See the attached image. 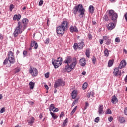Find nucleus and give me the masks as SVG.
I'll return each instance as SVG.
<instances>
[{
	"mask_svg": "<svg viewBox=\"0 0 127 127\" xmlns=\"http://www.w3.org/2000/svg\"><path fill=\"white\" fill-rule=\"evenodd\" d=\"M120 121V123L121 124H124V123H126V120H125V118L124 117H120L119 118Z\"/></svg>",
	"mask_w": 127,
	"mask_h": 127,
	"instance_id": "obj_31",
	"label": "nucleus"
},
{
	"mask_svg": "<svg viewBox=\"0 0 127 127\" xmlns=\"http://www.w3.org/2000/svg\"><path fill=\"white\" fill-rule=\"evenodd\" d=\"M91 60L92 61L93 64H94V65H95L96 64V63L97 62V59H96V57H95V56H93L91 58Z\"/></svg>",
	"mask_w": 127,
	"mask_h": 127,
	"instance_id": "obj_27",
	"label": "nucleus"
},
{
	"mask_svg": "<svg viewBox=\"0 0 127 127\" xmlns=\"http://www.w3.org/2000/svg\"><path fill=\"white\" fill-rule=\"evenodd\" d=\"M59 109L57 108H54V109L53 110V112H54V113H57V112H59Z\"/></svg>",
	"mask_w": 127,
	"mask_h": 127,
	"instance_id": "obj_46",
	"label": "nucleus"
},
{
	"mask_svg": "<svg viewBox=\"0 0 127 127\" xmlns=\"http://www.w3.org/2000/svg\"><path fill=\"white\" fill-rule=\"evenodd\" d=\"M44 87H45V88L46 89V90H48V89H49V87H48V85H46V84H45V85H44Z\"/></svg>",
	"mask_w": 127,
	"mask_h": 127,
	"instance_id": "obj_60",
	"label": "nucleus"
},
{
	"mask_svg": "<svg viewBox=\"0 0 127 127\" xmlns=\"http://www.w3.org/2000/svg\"><path fill=\"white\" fill-rule=\"evenodd\" d=\"M73 48L74 50H76L78 48V44L75 43L73 45Z\"/></svg>",
	"mask_w": 127,
	"mask_h": 127,
	"instance_id": "obj_39",
	"label": "nucleus"
},
{
	"mask_svg": "<svg viewBox=\"0 0 127 127\" xmlns=\"http://www.w3.org/2000/svg\"><path fill=\"white\" fill-rule=\"evenodd\" d=\"M86 107H89V103L88 102H85Z\"/></svg>",
	"mask_w": 127,
	"mask_h": 127,
	"instance_id": "obj_63",
	"label": "nucleus"
},
{
	"mask_svg": "<svg viewBox=\"0 0 127 127\" xmlns=\"http://www.w3.org/2000/svg\"><path fill=\"white\" fill-rule=\"evenodd\" d=\"M108 39H109V37L107 36H103V40H108Z\"/></svg>",
	"mask_w": 127,
	"mask_h": 127,
	"instance_id": "obj_51",
	"label": "nucleus"
},
{
	"mask_svg": "<svg viewBox=\"0 0 127 127\" xmlns=\"http://www.w3.org/2000/svg\"><path fill=\"white\" fill-rule=\"evenodd\" d=\"M23 27L21 25V22H18V26L16 27V29L13 33L14 37H17L19 34H21L23 31Z\"/></svg>",
	"mask_w": 127,
	"mask_h": 127,
	"instance_id": "obj_4",
	"label": "nucleus"
},
{
	"mask_svg": "<svg viewBox=\"0 0 127 127\" xmlns=\"http://www.w3.org/2000/svg\"><path fill=\"white\" fill-rule=\"evenodd\" d=\"M104 56L106 57H109V50L107 48H105V49L104 51Z\"/></svg>",
	"mask_w": 127,
	"mask_h": 127,
	"instance_id": "obj_23",
	"label": "nucleus"
},
{
	"mask_svg": "<svg viewBox=\"0 0 127 127\" xmlns=\"http://www.w3.org/2000/svg\"><path fill=\"white\" fill-rule=\"evenodd\" d=\"M63 63V59L62 57L58 58L57 60H52V64L54 66L55 69H57L59 66H61Z\"/></svg>",
	"mask_w": 127,
	"mask_h": 127,
	"instance_id": "obj_5",
	"label": "nucleus"
},
{
	"mask_svg": "<svg viewBox=\"0 0 127 127\" xmlns=\"http://www.w3.org/2000/svg\"><path fill=\"white\" fill-rule=\"evenodd\" d=\"M29 73L32 74V76H33V77H35V76H37L38 74L37 69H36L35 67H30L29 70Z\"/></svg>",
	"mask_w": 127,
	"mask_h": 127,
	"instance_id": "obj_8",
	"label": "nucleus"
},
{
	"mask_svg": "<svg viewBox=\"0 0 127 127\" xmlns=\"http://www.w3.org/2000/svg\"><path fill=\"white\" fill-rule=\"evenodd\" d=\"M67 28H68V22L64 21L61 25L57 28V33L62 36L65 30H67Z\"/></svg>",
	"mask_w": 127,
	"mask_h": 127,
	"instance_id": "obj_3",
	"label": "nucleus"
},
{
	"mask_svg": "<svg viewBox=\"0 0 127 127\" xmlns=\"http://www.w3.org/2000/svg\"><path fill=\"white\" fill-rule=\"evenodd\" d=\"M85 55L88 58H90V50L89 49L86 50Z\"/></svg>",
	"mask_w": 127,
	"mask_h": 127,
	"instance_id": "obj_28",
	"label": "nucleus"
},
{
	"mask_svg": "<svg viewBox=\"0 0 127 127\" xmlns=\"http://www.w3.org/2000/svg\"><path fill=\"white\" fill-rule=\"evenodd\" d=\"M99 42H100V44H103V43L104 42V40H100Z\"/></svg>",
	"mask_w": 127,
	"mask_h": 127,
	"instance_id": "obj_61",
	"label": "nucleus"
},
{
	"mask_svg": "<svg viewBox=\"0 0 127 127\" xmlns=\"http://www.w3.org/2000/svg\"><path fill=\"white\" fill-rule=\"evenodd\" d=\"M67 123H68V118H66L63 122V127H66V126H67Z\"/></svg>",
	"mask_w": 127,
	"mask_h": 127,
	"instance_id": "obj_25",
	"label": "nucleus"
},
{
	"mask_svg": "<svg viewBox=\"0 0 127 127\" xmlns=\"http://www.w3.org/2000/svg\"><path fill=\"white\" fill-rule=\"evenodd\" d=\"M8 57H13V53H12V51H10L8 52Z\"/></svg>",
	"mask_w": 127,
	"mask_h": 127,
	"instance_id": "obj_34",
	"label": "nucleus"
},
{
	"mask_svg": "<svg viewBox=\"0 0 127 127\" xmlns=\"http://www.w3.org/2000/svg\"><path fill=\"white\" fill-rule=\"evenodd\" d=\"M50 40L49 38H47L46 39L45 43H46L47 44H48L49 43Z\"/></svg>",
	"mask_w": 127,
	"mask_h": 127,
	"instance_id": "obj_53",
	"label": "nucleus"
},
{
	"mask_svg": "<svg viewBox=\"0 0 127 127\" xmlns=\"http://www.w3.org/2000/svg\"><path fill=\"white\" fill-rule=\"evenodd\" d=\"M77 102H78V99L75 100L73 102V103H72V105H71V107H74V106H75V104H76V103H77Z\"/></svg>",
	"mask_w": 127,
	"mask_h": 127,
	"instance_id": "obj_42",
	"label": "nucleus"
},
{
	"mask_svg": "<svg viewBox=\"0 0 127 127\" xmlns=\"http://www.w3.org/2000/svg\"><path fill=\"white\" fill-rule=\"evenodd\" d=\"M21 25L23 27V30H24L27 27V24L28 23V19L27 18H24L21 22Z\"/></svg>",
	"mask_w": 127,
	"mask_h": 127,
	"instance_id": "obj_9",
	"label": "nucleus"
},
{
	"mask_svg": "<svg viewBox=\"0 0 127 127\" xmlns=\"http://www.w3.org/2000/svg\"><path fill=\"white\" fill-rule=\"evenodd\" d=\"M115 27H116V24L114 23L111 22L108 24L107 28L109 30H113Z\"/></svg>",
	"mask_w": 127,
	"mask_h": 127,
	"instance_id": "obj_12",
	"label": "nucleus"
},
{
	"mask_svg": "<svg viewBox=\"0 0 127 127\" xmlns=\"http://www.w3.org/2000/svg\"><path fill=\"white\" fill-rule=\"evenodd\" d=\"M23 55L24 57H26L27 56V51H23Z\"/></svg>",
	"mask_w": 127,
	"mask_h": 127,
	"instance_id": "obj_40",
	"label": "nucleus"
},
{
	"mask_svg": "<svg viewBox=\"0 0 127 127\" xmlns=\"http://www.w3.org/2000/svg\"><path fill=\"white\" fill-rule=\"evenodd\" d=\"M78 48L79 50L83 49V47L84 46V42L81 41L80 42L77 44Z\"/></svg>",
	"mask_w": 127,
	"mask_h": 127,
	"instance_id": "obj_20",
	"label": "nucleus"
},
{
	"mask_svg": "<svg viewBox=\"0 0 127 127\" xmlns=\"http://www.w3.org/2000/svg\"><path fill=\"white\" fill-rule=\"evenodd\" d=\"M107 114H109V115H111L112 114V111H111V109H108L106 112Z\"/></svg>",
	"mask_w": 127,
	"mask_h": 127,
	"instance_id": "obj_45",
	"label": "nucleus"
},
{
	"mask_svg": "<svg viewBox=\"0 0 127 127\" xmlns=\"http://www.w3.org/2000/svg\"><path fill=\"white\" fill-rule=\"evenodd\" d=\"M124 114L126 116H127V107H126L124 110Z\"/></svg>",
	"mask_w": 127,
	"mask_h": 127,
	"instance_id": "obj_52",
	"label": "nucleus"
},
{
	"mask_svg": "<svg viewBox=\"0 0 127 127\" xmlns=\"http://www.w3.org/2000/svg\"><path fill=\"white\" fill-rule=\"evenodd\" d=\"M117 102L118 98L116 97V95L113 96L111 100V102L112 103V104H117Z\"/></svg>",
	"mask_w": 127,
	"mask_h": 127,
	"instance_id": "obj_17",
	"label": "nucleus"
},
{
	"mask_svg": "<svg viewBox=\"0 0 127 127\" xmlns=\"http://www.w3.org/2000/svg\"><path fill=\"white\" fill-rule=\"evenodd\" d=\"M88 9L90 13H94V6L93 5L89 6Z\"/></svg>",
	"mask_w": 127,
	"mask_h": 127,
	"instance_id": "obj_24",
	"label": "nucleus"
},
{
	"mask_svg": "<svg viewBox=\"0 0 127 127\" xmlns=\"http://www.w3.org/2000/svg\"><path fill=\"white\" fill-rule=\"evenodd\" d=\"M114 64V62L112 60H109L108 63V67H112Z\"/></svg>",
	"mask_w": 127,
	"mask_h": 127,
	"instance_id": "obj_26",
	"label": "nucleus"
},
{
	"mask_svg": "<svg viewBox=\"0 0 127 127\" xmlns=\"http://www.w3.org/2000/svg\"><path fill=\"white\" fill-rule=\"evenodd\" d=\"M3 39V36L0 33V40H2Z\"/></svg>",
	"mask_w": 127,
	"mask_h": 127,
	"instance_id": "obj_57",
	"label": "nucleus"
},
{
	"mask_svg": "<svg viewBox=\"0 0 127 127\" xmlns=\"http://www.w3.org/2000/svg\"><path fill=\"white\" fill-rule=\"evenodd\" d=\"M108 16L111 18L112 20L114 21V23H117V19H118V13L111 9L109 10Z\"/></svg>",
	"mask_w": 127,
	"mask_h": 127,
	"instance_id": "obj_6",
	"label": "nucleus"
},
{
	"mask_svg": "<svg viewBox=\"0 0 127 127\" xmlns=\"http://www.w3.org/2000/svg\"><path fill=\"white\" fill-rule=\"evenodd\" d=\"M30 105H31V106H32L33 105V104H34V102H32V101H29V102Z\"/></svg>",
	"mask_w": 127,
	"mask_h": 127,
	"instance_id": "obj_62",
	"label": "nucleus"
},
{
	"mask_svg": "<svg viewBox=\"0 0 127 127\" xmlns=\"http://www.w3.org/2000/svg\"><path fill=\"white\" fill-rule=\"evenodd\" d=\"M64 116V112H62L61 115H60V118H62V117Z\"/></svg>",
	"mask_w": 127,
	"mask_h": 127,
	"instance_id": "obj_56",
	"label": "nucleus"
},
{
	"mask_svg": "<svg viewBox=\"0 0 127 127\" xmlns=\"http://www.w3.org/2000/svg\"><path fill=\"white\" fill-rule=\"evenodd\" d=\"M20 18H21V15L20 14L18 15H14L13 17V20H17V21H19L20 20Z\"/></svg>",
	"mask_w": 127,
	"mask_h": 127,
	"instance_id": "obj_14",
	"label": "nucleus"
},
{
	"mask_svg": "<svg viewBox=\"0 0 127 127\" xmlns=\"http://www.w3.org/2000/svg\"><path fill=\"white\" fill-rule=\"evenodd\" d=\"M13 8H14V5L13 4H11L9 7L10 11H12V9H13Z\"/></svg>",
	"mask_w": 127,
	"mask_h": 127,
	"instance_id": "obj_35",
	"label": "nucleus"
},
{
	"mask_svg": "<svg viewBox=\"0 0 127 127\" xmlns=\"http://www.w3.org/2000/svg\"><path fill=\"white\" fill-rule=\"evenodd\" d=\"M7 63H8V59H6L4 60L3 63V65H6V64H7Z\"/></svg>",
	"mask_w": 127,
	"mask_h": 127,
	"instance_id": "obj_37",
	"label": "nucleus"
},
{
	"mask_svg": "<svg viewBox=\"0 0 127 127\" xmlns=\"http://www.w3.org/2000/svg\"><path fill=\"white\" fill-rule=\"evenodd\" d=\"M112 41V40L111 39H107V40H106V45H110V44H111V42Z\"/></svg>",
	"mask_w": 127,
	"mask_h": 127,
	"instance_id": "obj_36",
	"label": "nucleus"
},
{
	"mask_svg": "<svg viewBox=\"0 0 127 127\" xmlns=\"http://www.w3.org/2000/svg\"><path fill=\"white\" fill-rule=\"evenodd\" d=\"M35 83L32 81H30L29 83V86L30 90H33Z\"/></svg>",
	"mask_w": 127,
	"mask_h": 127,
	"instance_id": "obj_22",
	"label": "nucleus"
},
{
	"mask_svg": "<svg viewBox=\"0 0 127 127\" xmlns=\"http://www.w3.org/2000/svg\"><path fill=\"white\" fill-rule=\"evenodd\" d=\"M8 60L9 62L10 63V64H14V62H15V61L13 57H8Z\"/></svg>",
	"mask_w": 127,
	"mask_h": 127,
	"instance_id": "obj_19",
	"label": "nucleus"
},
{
	"mask_svg": "<svg viewBox=\"0 0 127 127\" xmlns=\"http://www.w3.org/2000/svg\"><path fill=\"white\" fill-rule=\"evenodd\" d=\"M105 19L106 21H108L109 20V17L107 15L105 16Z\"/></svg>",
	"mask_w": 127,
	"mask_h": 127,
	"instance_id": "obj_59",
	"label": "nucleus"
},
{
	"mask_svg": "<svg viewBox=\"0 0 127 127\" xmlns=\"http://www.w3.org/2000/svg\"><path fill=\"white\" fill-rule=\"evenodd\" d=\"M99 121H100V117H97L94 120V122L95 123H99Z\"/></svg>",
	"mask_w": 127,
	"mask_h": 127,
	"instance_id": "obj_44",
	"label": "nucleus"
},
{
	"mask_svg": "<svg viewBox=\"0 0 127 127\" xmlns=\"http://www.w3.org/2000/svg\"><path fill=\"white\" fill-rule=\"evenodd\" d=\"M49 108L52 109V111H53V110H54V109H55V107L54 106V104H51Z\"/></svg>",
	"mask_w": 127,
	"mask_h": 127,
	"instance_id": "obj_38",
	"label": "nucleus"
},
{
	"mask_svg": "<svg viewBox=\"0 0 127 127\" xmlns=\"http://www.w3.org/2000/svg\"><path fill=\"white\" fill-rule=\"evenodd\" d=\"M76 97H77V91L76 90L72 91L71 93L72 99L74 100V99H76Z\"/></svg>",
	"mask_w": 127,
	"mask_h": 127,
	"instance_id": "obj_21",
	"label": "nucleus"
},
{
	"mask_svg": "<svg viewBox=\"0 0 127 127\" xmlns=\"http://www.w3.org/2000/svg\"><path fill=\"white\" fill-rule=\"evenodd\" d=\"M91 94H92V92H89L87 93V98H88V99L90 98Z\"/></svg>",
	"mask_w": 127,
	"mask_h": 127,
	"instance_id": "obj_43",
	"label": "nucleus"
},
{
	"mask_svg": "<svg viewBox=\"0 0 127 127\" xmlns=\"http://www.w3.org/2000/svg\"><path fill=\"white\" fill-rule=\"evenodd\" d=\"M103 105H100L98 108V113L99 115H102V114L104 113V110L103 109Z\"/></svg>",
	"mask_w": 127,
	"mask_h": 127,
	"instance_id": "obj_16",
	"label": "nucleus"
},
{
	"mask_svg": "<svg viewBox=\"0 0 127 127\" xmlns=\"http://www.w3.org/2000/svg\"><path fill=\"white\" fill-rule=\"evenodd\" d=\"M115 42H121V40L120 39V38L117 37L115 39Z\"/></svg>",
	"mask_w": 127,
	"mask_h": 127,
	"instance_id": "obj_50",
	"label": "nucleus"
},
{
	"mask_svg": "<svg viewBox=\"0 0 127 127\" xmlns=\"http://www.w3.org/2000/svg\"><path fill=\"white\" fill-rule=\"evenodd\" d=\"M50 114L51 115L54 120H56V119L58 118V116H57L56 115H55V113H53V112H50Z\"/></svg>",
	"mask_w": 127,
	"mask_h": 127,
	"instance_id": "obj_30",
	"label": "nucleus"
},
{
	"mask_svg": "<svg viewBox=\"0 0 127 127\" xmlns=\"http://www.w3.org/2000/svg\"><path fill=\"white\" fill-rule=\"evenodd\" d=\"M60 86H62V87L65 86V82L61 79H58L55 82L54 88L55 89H57Z\"/></svg>",
	"mask_w": 127,
	"mask_h": 127,
	"instance_id": "obj_7",
	"label": "nucleus"
},
{
	"mask_svg": "<svg viewBox=\"0 0 127 127\" xmlns=\"http://www.w3.org/2000/svg\"><path fill=\"white\" fill-rule=\"evenodd\" d=\"M34 47L35 49H37L38 47V45L37 44V42L36 41H34L31 43V47Z\"/></svg>",
	"mask_w": 127,
	"mask_h": 127,
	"instance_id": "obj_15",
	"label": "nucleus"
},
{
	"mask_svg": "<svg viewBox=\"0 0 127 127\" xmlns=\"http://www.w3.org/2000/svg\"><path fill=\"white\" fill-rule=\"evenodd\" d=\"M85 11V8H83L82 4H79L75 6L72 10V12L74 15L77 14V12H79V14L78 15V16H79L80 18H83V17H84Z\"/></svg>",
	"mask_w": 127,
	"mask_h": 127,
	"instance_id": "obj_2",
	"label": "nucleus"
},
{
	"mask_svg": "<svg viewBox=\"0 0 127 127\" xmlns=\"http://www.w3.org/2000/svg\"><path fill=\"white\" fill-rule=\"evenodd\" d=\"M49 75H50V73L47 72L45 74V77L47 78H49Z\"/></svg>",
	"mask_w": 127,
	"mask_h": 127,
	"instance_id": "obj_47",
	"label": "nucleus"
},
{
	"mask_svg": "<svg viewBox=\"0 0 127 127\" xmlns=\"http://www.w3.org/2000/svg\"><path fill=\"white\" fill-rule=\"evenodd\" d=\"M88 39L91 40L92 39V35L91 34H88Z\"/></svg>",
	"mask_w": 127,
	"mask_h": 127,
	"instance_id": "obj_54",
	"label": "nucleus"
},
{
	"mask_svg": "<svg viewBox=\"0 0 127 127\" xmlns=\"http://www.w3.org/2000/svg\"><path fill=\"white\" fill-rule=\"evenodd\" d=\"M120 68L116 67L114 69L113 73L115 76H122V70H120Z\"/></svg>",
	"mask_w": 127,
	"mask_h": 127,
	"instance_id": "obj_10",
	"label": "nucleus"
},
{
	"mask_svg": "<svg viewBox=\"0 0 127 127\" xmlns=\"http://www.w3.org/2000/svg\"><path fill=\"white\" fill-rule=\"evenodd\" d=\"M127 66V62L126 60H122L119 65V69H122V68H125Z\"/></svg>",
	"mask_w": 127,
	"mask_h": 127,
	"instance_id": "obj_11",
	"label": "nucleus"
},
{
	"mask_svg": "<svg viewBox=\"0 0 127 127\" xmlns=\"http://www.w3.org/2000/svg\"><path fill=\"white\" fill-rule=\"evenodd\" d=\"M108 121H109V122H112V121H113V117H109V118H108Z\"/></svg>",
	"mask_w": 127,
	"mask_h": 127,
	"instance_id": "obj_55",
	"label": "nucleus"
},
{
	"mask_svg": "<svg viewBox=\"0 0 127 127\" xmlns=\"http://www.w3.org/2000/svg\"><path fill=\"white\" fill-rule=\"evenodd\" d=\"M34 123V118L32 117L31 118L30 120L29 121L28 124L29 125H32Z\"/></svg>",
	"mask_w": 127,
	"mask_h": 127,
	"instance_id": "obj_32",
	"label": "nucleus"
},
{
	"mask_svg": "<svg viewBox=\"0 0 127 127\" xmlns=\"http://www.w3.org/2000/svg\"><path fill=\"white\" fill-rule=\"evenodd\" d=\"M19 72H20V68H16L15 70V74H16V73H18Z\"/></svg>",
	"mask_w": 127,
	"mask_h": 127,
	"instance_id": "obj_48",
	"label": "nucleus"
},
{
	"mask_svg": "<svg viewBox=\"0 0 127 127\" xmlns=\"http://www.w3.org/2000/svg\"><path fill=\"white\" fill-rule=\"evenodd\" d=\"M125 81L126 82H127V75H126V77L125 78Z\"/></svg>",
	"mask_w": 127,
	"mask_h": 127,
	"instance_id": "obj_64",
	"label": "nucleus"
},
{
	"mask_svg": "<svg viewBox=\"0 0 127 127\" xmlns=\"http://www.w3.org/2000/svg\"><path fill=\"white\" fill-rule=\"evenodd\" d=\"M80 65L82 66V67H85V65H86V59L85 58H82L79 60Z\"/></svg>",
	"mask_w": 127,
	"mask_h": 127,
	"instance_id": "obj_13",
	"label": "nucleus"
},
{
	"mask_svg": "<svg viewBox=\"0 0 127 127\" xmlns=\"http://www.w3.org/2000/svg\"><path fill=\"white\" fill-rule=\"evenodd\" d=\"M124 17H125L126 21H127V12L124 15Z\"/></svg>",
	"mask_w": 127,
	"mask_h": 127,
	"instance_id": "obj_58",
	"label": "nucleus"
},
{
	"mask_svg": "<svg viewBox=\"0 0 127 127\" xmlns=\"http://www.w3.org/2000/svg\"><path fill=\"white\" fill-rule=\"evenodd\" d=\"M73 60L75 61L72 63V57L71 56H67L65 57V60L64 61V64H67V65L64 66V68L62 72L65 73V72H67V73H70L73 69L75 67V65L77 64V61H76V58H73ZM69 65V63H71Z\"/></svg>",
	"mask_w": 127,
	"mask_h": 127,
	"instance_id": "obj_1",
	"label": "nucleus"
},
{
	"mask_svg": "<svg viewBox=\"0 0 127 127\" xmlns=\"http://www.w3.org/2000/svg\"><path fill=\"white\" fill-rule=\"evenodd\" d=\"M88 87V83L87 82H84L82 85L83 90H86Z\"/></svg>",
	"mask_w": 127,
	"mask_h": 127,
	"instance_id": "obj_29",
	"label": "nucleus"
},
{
	"mask_svg": "<svg viewBox=\"0 0 127 127\" xmlns=\"http://www.w3.org/2000/svg\"><path fill=\"white\" fill-rule=\"evenodd\" d=\"M42 4H43V0H41L39 2V5L40 6H41V5H42Z\"/></svg>",
	"mask_w": 127,
	"mask_h": 127,
	"instance_id": "obj_49",
	"label": "nucleus"
},
{
	"mask_svg": "<svg viewBox=\"0 0 127 127\" xmlns=\"http://www.w3.org/2000/svg\"><path fill=\"white\" fill-rule=\"evenodd\" d=\"M4 112H5V108H4V107H3L1 109L0 111V113L2 114V113H4Z\"/></svg>",
	"mask_w": 127,
	"mask_h": 127,
	"instance_id": "obj_41",
	"label": "nucleus"
},
{
	"mask_svg": "<svg viewBox=\"0 0 127 127\" xmlns=\"http://www.w3.org/2000/svg\"><path fill=\"white\" fill-rule=\"evenodd\" d=\"M76 110H77V106H75L70 113L71 116H73V115H74V113L76 112Z\"/></svg>",
	"mask_w": 127,
	"mask_h": 127,
	"instance_id": "obj_33",
	"label": "nucleus"
},
{
	"mask_svg": "<svg viewBox=\"0 0 127 127\" xmlns=\"http://www.w3.org/2000/svg\"><path fill=\"white\" fill-rule=\"evenodd\" d=\"M69 29L70 32H78V29L76 27V26H71L70 27Z\"/></svg>",
	"mask_w": 127,
	"mask_h": 127,
	"instance_id": "obj_18",
	"label": "nucleus"
}]
</instances>
